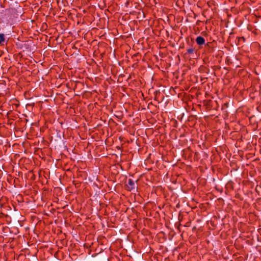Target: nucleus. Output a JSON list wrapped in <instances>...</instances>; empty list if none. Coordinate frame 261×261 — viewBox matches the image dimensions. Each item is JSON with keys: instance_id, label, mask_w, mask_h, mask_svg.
<instances>
[{"instance_id": "nucleus-1", "label": "nucleus", "mask_w": 261, "mask_h": 261, "mask_svg": "<svg viewBox=\"0 0 261 261\" xmlns=\"http://www.w3.org/2000/svg\"><path fill=\"white\" fill-rule=\"evenodd\" d=\"M127 188L130 191L134 190L136 188L135 185V182L132 179H129L128 180Z\"/></svg>"}, {"instance_id": "nucleus-2", "label": "nucleus", "mask_w": 261, "mask_h": 261, "mask_svg": "<svg viewBox=\"0 0 261 261\" xmlns=\"http://www.w3.org/2000/svg\"><path fill=\"white\" fill-rule=\"evenodd\" d=\"M196 42L198 45H203L205 43V40L202 36H199L196 39Z\"/></svg>"}, {"instance_id": "nucleus-3", "label": "nucleus", "mask_w": 261, "mask_h": 261, "mask_svg": "<svg viewBox=\"0 0 261 261\" xmlns=\"http://www.w3.org/2000/svg\"><path fill=\"white\" fill-rule=\"evenodd\" d=\"M5 40L4 34H0V44Z\"/></svg>"}, {"instance_id": "nucleus-4", "label": "nucleus", "mask_w": 261, "mask_h": 261, "mask_svg": "<svg viewBox=\"0 0 261 261\" xmlns=\"http://www.w3.org/2000/svg\"><path fill=\"white\" fill-rule=\"evenodd\" d=\"M189 54H192L194 51V49L193 48H189L187 50Z\"/></svg>"}]
</instances>
